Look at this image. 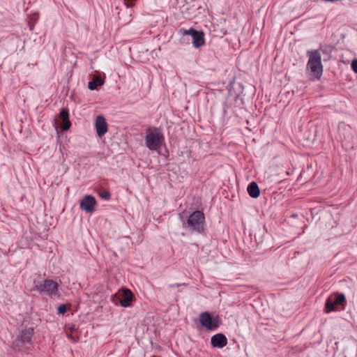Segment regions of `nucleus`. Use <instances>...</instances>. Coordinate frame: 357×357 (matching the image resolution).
<instances>
[{"label": "nucleus", "instance_id": "f257e3e1", "mask_svg": "<svg viewBox=\"0 0 357 357\" xmlns=\"http://www.w3.org/2000/svg\"><path fill=\"white\" fill-rule=\"evenodd\" d=\"M144 142L146 146L149 150L158 151L162 147L165 142V137L159 128L151 127L146 130Z\"/></svg>", "mask_w": 357, "mask_h": 357}, {"label": "nucleus", "instance_id": "f03ea898", "mask_svg": "<svg viewBox=\"0 0 357 357\" xmlns=\"http://www.w3.org/2000/svg\"><path fill=\"white\" fill-rule=\"evenodd\" d=\"M309 60L307 64V70L314 79H320L323 73V65L321 56L319 50H311L307 52Z\"/></svg>", "mask_w": 357, "mask_h": 357}, {"label": "nucleus", "instance_id": "7ed1b4c3", "mask_svg": "<svg viewBox=\"0 0 357 357\" xmlns=\"http://www.w3.org/2000/svg\"><path fill=\"white\" fill-rule=\"evenodd\" d=\"M204 213L196 211L190 215L187 224L191 231L200 233L204 230Z\"/></svg>", "mask_w": 357, "mask_h": 357}, {"label": "nucleus", "instance_id": "20e7f679", "mask_svg": "<svg viewBox=\"0 0 357 357\" xmlns=\"http://www.w3.org/2000/svg\"><path fill=\"white\" fill-rule=\"evenodd\" d=\"M57 282L52 280H45L43 283L36 286V289L40 293L45 292L50 296H56L58 295Z\"/></svg>", "mask_w": 357, "mask_h": 357}, {"label": "nucleus", "instance_id": "39448f33", "mask_svg": "<svg viewBox=\"0 0 357 357\" xmlns=\"http://www.w3.org/2000/svg\"><path fill=\"white\" fill-rule=\"evenodd\" d=\"M199 321L202 325L208 330H214L220 325L219 319L218 317H212L207 312L200 314Z\"/></svg>", "mask_w": 357, "mask_h": 357}, {"label": "nucleus", "instance_id": "423d86ee", "mask_svg": "<svg viewBox=\"0 0 357 357\" xmlns=\"http://www.w3.org/2000/svg\"><path fill=\"white\" fill-rule=\"evenodd\" d=\"M183 34L192 36L193 39L192 44L195 48H199L204 45V34L202 31H198L194 29H190L188 30H183Z\"/></svg>", "mask_w": 357, "mask_h": 357}, {"label": "nucleus", "instance_id": "0eeeda50", "mask_svg": "<svg viewBox=\"0 0 357 357\" xmlns=\"http://www.w3.org/2000/svg\"><path fill=\"white\" fill-rule=\"evenodd\" d=\"M97 202L96 199L91 195L85 196L79 202L80 208L86 212L92 213L95 211V206Z\"/></svg>", "mask_w": 357, "mask_h": 357}, {"label": "nucleus", "instance_id": "6e6552de", "mask_svg": "<svg viewBox=\"0 0 357 357\" xmlns=\"http://www.w3.org/2000/svg\"><path fill=\"white\" fill-rule=\"evenodd\" d=\"M33 333V329L31 328H29L22 331L15 341L16 346L21 347L26 343H30Z\"/></svg>", "mask_w": 357, "mask_h": 357}, {"label": "nucleus", "instance_id": "1a4fd4ad", "mask_svg": "<svg viewBox=\"0 0 357 357\" xmlns=\"http://www.w3.org/2000/svg\"><path fill=\"white\" fill-rule=\"evenodd\" d=\"M95 126L98 137L103 136L107 132V124L105 119L99 115L96 119Z\"/></svg>", "mask_w": 357, "mask_h": 357}, {"label": "nucleus", "instance_id": "9d476101", "mask_svg": "<svg viewBox=\"0 0 357 357\" xmlns=\"http://www.w3.org/2000/svg\"><path fill=\"white\" fill-rule=\"evenodd\" d=\"M134 299V294L129 289H123L122 291L120 305L123 307H130Z\"/></svg>", "mask_w": 357, "mask_h": 357}, {"label": "nucleus", "instance_id": "9b49d317", "mask_svg": "<svg viewBox=\"0 0 357 357\" xmlns=\"http://www.w3.org/2000/svg\"><path fill=\"white\" fill-rule=\"evenodd\" d=\"M211 342L213 347L222 348L227 345V339L225 335L218 333L211 337Z\"/></svg>", "mask_w": 357, "mask_h": 357}, {"label": "nucleus", "instance_id": "f8f14e48", "mask_svg": "<svg viewBox=\"0 0 357 357\" xmlns=\"http://www.w3.org/2000/svg\"><path fill=\"white\" fill-rule=\"evenodd\" d=\"M60 117L63 120V123L61 125L63 130H68L70 127V122L68 119L69 114L68 110L63 109L60 113Z\"/></svg>", "mask_w": 357, "mask_h": 357}, {"label": "nucleus", "instance_id": "ddd939ff", "mask_svg": "<svg viewBox=\"0 0 357 357\" xmlns=\"http://www.w3.org/2000/svg\"><path fill=\"white\" fill-rule=\"evenodd\" d=\"M248 192L252 198H257L260 195V190L255 182L250 183L248 186Z\"/></svg>", "mask_w": 357, "mask_h": 357}, {"label": "nucleus", "instance_id": "4468645a", "mask_svg": "<svg viewBox=\"0 0 357 357\" xmlns=\"http://www.w3.org/2000/svg\"><path fill=\"white\" fill-rule=\"evenodd\" d=\"M103 84V81L98 77H94L92 82H89V88L91 90L96 89L98 86Z\"/></svg>", "mask_w": 357, "mask_h": 357}, {"label": "nucleus", "instance_id": "2eb2a0df", "mask_svg": "<svg viewBox=\"0 0 357 357\" xmlns=\"http://www.w3.org/2000/svg\"><path fill=\"white\" fill-rule=\"evenodd\" d=\"M346 301L345 296L343 294H337L336 298L334 301L335 305L344 304Z\"/></svg>", "mask_w": 357, "mask_h": 357}, {"label": "nucleus", "instance_id": "dca6fc26", "mask_svg": "<svg viewBox=\"0 0 357 357\" xmlns=\"http://www.w3.org/2000/svg\"><path fill=\"white\" fill-rule=\"evenodd\" d=\"M335 303L331 301L330 299H328L326 302L325 310L326 312H329L333 311L335 310Z\"/></svg>", "mask_w": 357, "mask_h": 357}, {"label": "nucleus", "instance_id": "f3484780", "mask_svg": "<svg viewBox=\"0 0 357 357\" xmlns=\"http://www.w3.org/2000/svg\"><path fill=\"white\" fill-rule=\"evenodd\" d=\"M67 310V308L65 305H61L57 307V312L59 314H64Z\"/></svg>", "mask_w": 357, "mask_h": 357}, {"label": "nucleus", "instance_id": "a211bd4d", "mask_svg": "<svg viewBox=\"0 0 357 357\" xmlns=\"http://www.w3.org/2000/svg\"><path fill=\"white\" fill-rule=\"evenodd\" d=\"M100 195L104 199H109L110 197V194L108 191H103L100 192Z\"/></svg>", "mask_w": 357, "mask_h": 357}, {"label": "nucleus", "instance_id": "6ab92c4d", "mask_svg": "<svg viewBox=\"0 0 357 357\" xmlns=\"http://www.w3.org/2000/svg\"><path fill=\"white\" fill-rule=\"evenodd\" d=\"M67 336L69 339H70L73 342H76L77 341V337L73 335L72 334H69L68 331H66Z\"/></svg>", "mask_w": 357, "mask_h": 357}, {"label": "nucleus", "instance_id": "aec40b11", "mask_svg": "<svg viewBox=\"0 0 357 357\" xmlns=\"http://www.w3.org/2000/svg\"><path fill=\"white\" fill-rule=\"evenodd\" d=\"M351 68L356 73H357V59L352 61Z\"/></svg>", "mask_w": 357, "mask_h": 357}, {"label": "nucleus", "instance_id": "412c9836", "mask_svg": "<svg viewBox=\"0 0 357 357\" xmlns=\"http://www.w3.org/2000/svg\"><path fill=\"white\" fill-rule=\"evenodd\" d=\"M68 330L73 333L75 330V326L74 325L66 326V331H68Z\"/></svg>", "mask_w": 357, "mask_h": 357}]
</instances>
